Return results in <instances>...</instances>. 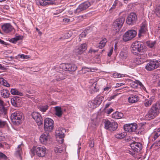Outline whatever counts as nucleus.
Wrapping results in <instances>:
<instances>
[{"label":"nucleus","instance_id":"39448f33","mask_svg":"<svg viewBox=\"0 0 160 160\" xmlns=\"http://www.w3.org/2000/svg\"><path fill=\"white\" fill-rule=\"evenodd\" d=\"M31 151L32 154H34L35 152L39 157H42L45 156L46 148L41 146H34L31 149Z\"/></svg>","mask_w":160,"mask_h":160},{"label":"nucleus","instance_id":"a211bd4d","mask_svg":"<svg viewBox=\"0 0 160 160\" xmlns=\"http://www.w3.org/2000/svg\"><path fill=\"white\" fill-rule=\"evenodd\" d=\"M147 55L146 54H142L135 59V62L137 64H140L144 62L147 59Z\"/></svg>","mask_w":160,"mask_h":160},{"label":"nucleus","instance_id":"2f4dec72","mask_svg":"<svg viewBox=\"0 0 160 160\" xmlns=\"http://www.w3.org/2000/svg\"><path fill=\"white\" fill-rule=\"evenodd\" d=\"M10 92L12 95H18L21 96L23 95V93L22 92H20L16 89H11Z\"/></svg>","mask_w":160,"mask_h":160},{"label":"nucleus","instance_id":"864d4df0","mask_svg":"<svg viewBox=\"0 0 160 160\" xmlns=\"http://www.w3.org/2000/svg\"><path fill=\"white\" fill-rule=\"evenodd\" d=\"M118 1L117 0H115L112 5V6L111 8L110 9H115L116 6L117 5Z\"/></svg>","mask_w":160,"mask_h":160},{"label":"nucleus","instance_id":"f3484780","mask_svg":"<svg viewBox=\"0 0 160 160\" xmlns=\"http://www.w3.org/2000/svg\"><path fill=\"white\" fill-rule=\"evenodd\" d=\"M21 98L15 96L11 98V101L12 105L15 107H20L22 105Z\"/></svg>","mask_w":160,"mask_h":160},{"label":"nucleus","instance_id":"8fccbe9b","mask_svg":"<svg viewBox=\"0 0 160 160\" xmlns=\"http://www.w3.org/2000/svg\"><path fill=\"white\" fill-rule=\"evenodd\" d=\"M160 135L159 133H158L156 132H155L153 138L154 140L152 139V140L155 141L160 136Z\"/></svg>","mask_w":160,"mask_h":160},{"label":"nucleus","instance_id":"e2e57ef3","mask_svg":"<svg viewBox=\"0 0 160 160\" xmlns=\"http://www.w3.org/2000/svg\"><path fill=\"white\" fill-rule=\"evenodd\" d=\"M110 105V103H107L105 105V108H104L105 111H106L107 110L106 108H107Z\"/></svg>","mask_w":160,"mask_h":160},{"label":"nucleus","instance_id":"4d7b16f0","mask_svg":"<svg viewBox=\"0 0 160 160\" xmlns=\"http://www.w3.org/2000/svg\"><path fill=\"white\" fill-rule=\"evenodd\" d=\"M113 47H112L110 49L109 52L108 53V55L109 57H110L112 54L113 51Z\"/></svg>","mask_w":160,"mask_h":160},{"label":"nucleus","instance_id":"72a5a7b5","mask_svg":"<svg viewBox=\"0 0 160 160\" xmlns=\"http://www.w3.org/2000/svg\"><path fill=\"white\" fill-rule=\"evenodd\" d=\"M0 83L7 87H9L10 86L9 84L5 80L2 78H0Z\"/></svg>","mask_w":160,"mask_h":160},{"label":"nucleus","instance_id":"bb28decb","mask_svg":"<svg viewBox=\"0 0 160 160\" xmlns=\"http://www.w3.org/2000/svg\"><path fill=\"white\" fill-rule=\"evenodd\" d=\"M123 116V114L119 112H116L112 114V117L116 119H119L122 118Z\"/></svg>","mask_w":160,"mask_h":160},{"label":"nucleus","instance_id":"2eb2a0df","mask_svg":"<svg viewBox=\"0 0 160 160\" xmlns=\"http://www.w3.org/2000/svg\"><path fill=\"white\" fill-rule=\"evenodd\" d=\"M137 127V125L136 123L126 124L124 126V129L127 132H135Z\"/></svg>","mask_w":160,"mask_h":160},{"label":"nucleus","instance_id":"9b49d317","mask_svg":"<svg viewBox=\"0 0 160 160\" xmlns=\"http://www.w3.org/2000/svg\"><path fill=\"white\" fill-rule=\"evenodd\" d=\"M91 3L88 1H86L80 4L78 8L74 10V12L76 14L85 10L91 6Z\"/></svg>","mask_w":160,"mask_h":160},{"label":"nucleus","instance_id":"f704fd0d","mask_svg":"<svg viewBox=\"0 0 160 160\" xmlns=\"http://www.w3.org/2000/svg\"><path fill=\"white\" fill-rule=\"evenodd\" d=\"M94 70V68H88L85 67L82 68V69L81 71H82V73H85L86 72H92V70Z\"/></svg>","mask_w":160,"mask_h":160},{"label":"nucleus","instance_id":"7c9ffc66","mask_svg":"<svg viewBox=\"0 0 160 160\" xmlns=\"http://www.w3.org/2000/svg\"><path fill=\"white\" fill-rule=\"evenodd\" d=\"M47 2L46 0H36V4L38 6H45L48 5Z\"/></svg>","mask_w":160,"mask_h":160},{"label":"nucleus","instance_id":"4468645a","mask_svg":"<svg viewBox=\"0 0 160 160\" xmlns=\"http://www.w3.org/2000/svg\"><path fill=\"white\" fill-rule=\"evenodd\" d=\"M87 45L86 43L80 44L75 50V53L77 55L83 53L87 49Z\"/></svg>","mask_w":160,"mask_h":160},{"label":"nucleus","instance_id":"1a4fd4ad","mask_svg":"<svg viewBox=\"0 0 160 160\" xmlns=\"http://www.w3.org/2000/svg\"><path fill=\"white\" fill-rule=\"evenodd\" d=\"M53 123L54 122L52 119L48 118L45 119L44 122V129L45 131L51 132L53 129Z\"/></svg>","mask_w":160,"mask_h":160},{"label":"nucleus","instance_id":"c03bdc74","mask_svg":"<svg viewBox=\"0 0 160 160\" xmlns=\"http://www.w3.org/2000/svg\"><path fill=\"white\" fill-rule=\"evenodd\" d=\"M136 83H135L136 85H135L133 87V88H135L137 87L138 85H139L140 86L142 87V88H144V87L143 85L142 84L141 82L139 80H136Z\"/></svg>","mask_w":160,"mask_h":160},{"label":"nucleus","instance_id":"cd10ccee","mask_svg":"<svg viewBox=\"0 0 160 160\" xmlns=\"http://www.w3.org/2000/svg\"><path fill=\"white\" fill-rule=\"evenodd\" d=\"M66 78V75L65 74H63L62 73L60 72L56 77L55 79L57 81H60L64 80Z\"/></svg>","mask_w":160,"mask_h":160},{"label":"nucleus","instance_id":"0eeeda50","mask_svg":"<svg viewBox=\"0 0 160 160\" xmlns=\"http://www.w3.org/2000/svg\"><path fill=\"white\" fill-rule=\"evenodd\" d=\"M160 65V62L157 60H151L146 65L145 68L148 71H152L158 68Z\"/></svg>","mask_w":160,"mask_h":160},{"label":"nucleus","instance_id":"5fc2aeb1","mask_svg":"<svg viewBox=\"0 0 160 160\" xmlns=\"http://www.w3.org/2000/svg\"><path fill=\"white\" fill-rule=\"evenodd\" d=\"M113 111V110L112 108H110L109 109L107 110L106 111H105V112L107 114H110L112 111Z\"/></svg>","mask_w":160,"mask_h":160},{"label":"nucleus","instance_id":"f03ea898","mask_svg":"<svg viewBox=\"0 0 160 160\" xmlns=\"http://www.w3.org/2000/svg\"><path fill=\"white\" fill-rule=\"evenodd\" d=\"M160 112V107L158 104H153L149 110L148 113L145 116V118L150 120L154 118Z\"/></svg>","mask_w":160,"mask_h":160},{"label":"nucleus","instance_id":"f257e3e1","mask_svg":"<svg viewBox=\"0 0 160 160\" xmlns=\"http://www.w3.org/2000/svg\"><path fill=\"white\" fill-rule=\"evenodd\" d=\"M147 50L146 47L142 42H136L132 45L131 51L134 55H138L139 53L145 52Z\"/></svg>","mask_w":160,"mask_h":160},{"label":"nucleus","instance_id":"a19ab883","mask_svg":"<svg viewBox=\"0 0 160 160\" xmlns=\"http://www.w3.org/2000/svg\"><path fill=\"white\" fill-rule=\"evenodd\" d=\"M54 150L55 153H60L62 152V149L61 148H60V147L59 146L55 147Z\"/></svg>","mask_w":160,"mask_h":160},{"label":"nucleus","instance_id":"338daca9","mask_svg":"<svg viewBox=\"0 0 160 160\" xmlns=\"http://www.w3.org/2000/svg\"><path fill=\"white\" fill-rule=\"evenodd\" d=\"M65 39V36H64V35H63L60 38L58 39V40H64V39Z\"/></svg>","mask_w":160,"mask_h":160},{"label":"nucleus","instance_id":"9d476101","mask_svg":"<svg viewBox=\"0 0 160 160\" xmlns=\"http://www.w3.org/2000/svg\"><path fill=\"white\" fill-rule=\"evenodd\" d=\"M61 68L63 70L69 72H73L77 69V66L70 63H63L61 64Z\"/></svg>","mask_w":160,"mask_h":160},{"label":"nucleus","instance_id":"6e6d98bb","mask_svg":"<svg viewBox=\"0 0 160 160\" xmlns=\"http://www.w3.org/2000/svg\"><path fill=\"white\" fill-rule=\"evenodd\" d=\"M64 36L65 37V39H66L71 37V33H69V32L67 33L64 35Z\"/></svg>","mask_w":160,"mask_h":160},{"label":"nucleus","instance_id":"6ab92c4d","mask_svg":"<svg viewBox=\"0 0 160 160\" xmlns=\"http://www.w3.org/2000/svg\"><path fill=\"white\" fill-rule=\"evenodd\" d=\"M147 31V25L145 22H142L140 26V28L138 34V36L140 37L142 35V34L146 33Z\"/></svg>","mask_w":160,"mask_h":160},{"label":"nucleus","instance_id":"0e129e2a","mask_svg":"<svg viewBox=\"0 0 160 160\" xmlns=\"http://www.w3.org/2000/svg\"><path fill=\"white\" fill-rule=\"evenodd\" d=\"M110 87H106L103 89V90L104 91H108L110 89Z\"/></svg>","mask_w":160,"mask_h":160},{"label":"nucleus","instance_id":"4be33fe9","mask_svg":"<svg viewBox=\"0 0 160 160\" xmlns=\"http://www.w3.org/2000/svg\"><path fill=\"white\" fill-rule=\"evenodd\" d=\"M66 132L65 129L61 127L58 128L56 131V134L57 136L60 138H62L64 137V133Z\"/></svg>","mask_w":160,"mask_h":160},{"label":"nucleus","instance_id":"c9c22d12","mask_svg":"<svg viewBox=\"0 0 160 160\" xmlns=\"http://www.w3.org/2000/svg\"><path fill=\"white\" fill-rule=\"evenodd\" d=\"M38 108L40 111L42 112H45L48 108V106L47 105L40 106Z\"/></svg>","mask_w":160,"mask_h":160},{"label":"nucleus","instance_id":"4c0bfd02","mask_svg":"<svg viewBox=\"0 0 160 160\" xmlns=\"http://www.w3.org/2000/svg\"><path fill=\"white\" fill-rule=\"evenodd\" d=\"M96 104V103L94 101L92 102L90 101L88 102V105L90 108H95L97 107Z\"/></svg>","mask_w":160,"mask_h":160},{"label":"nucleus","instance_id":"3c124183","mask_svg":"<svg viewBox=\"0 0 160 160\" xmlns=\"http://www.w3.org/2000/svg\"><path fill=\"white\" fill-rule=\"evenodd\" d=\"M89 146L91 148H93L94 146V142L93 140H91L89 142Z\"/></svg>","mask_w":160,"mask_h":160},{"label":"nucleus","instance_id":"dca6fc26","mask_svg":"<svg viewBox=\"0 0 160 160\" xmlns=\"http://www.w3.org/2000/svg\"><path fill=\"white\" fill-rule=\"evenodd\" d=\"M32 116L38 125L43 123L42 119L40 114L38 112H33L32 113Z\"/></svg>","mask_w":160,"mask_h":160},{"label":"nucleus","instance_id":"423d86ee","mask_svg":"<svg viewBox=\"0 0 160 160\" xmlns=\"http://www.w3.org/2000/svg\"><path fill=\"white\" fill-rule=\"evenodd\" d=\"M136 35L137 32L135 30H128L123 35L122 39L124 41L127 42L132 39Z\"/></svg>","mask_w":160,"mask_h":160},{"label":"nucleus","instance_id":"69168bd1","mask_svg":"<svg viewBox=\"0 0 160 160\" xmlns=\"http://www.w3.org/2000/svg\"><path fill=\"white\" fill-rule=\"evenodd\" d=\"M116 96H117V95H114L112 96H111L109 98V100H111L112 99H114Z\"/></svg>","mask_w":160,"mask_h":160},{"label":"nucleus","instance_id":"b1692460","mask_svg":"<svg viewBox=\"0 0 160 160\" xmlns=\"http://www.w3.org/2000/svg\"><path fill=\"white\" fill-rule=\"evenodd\" d=\"M139 99L136 95H131L128 98V102L130 103H133L138 102Z\"/></svg>","mask_w":160,"mask_h":160},{"label":"nucleus","instance_id":"680f3d73","mask_svg":"<svg viewBox=\"0 0 160 160\" xmlns=\"http://www.w3.org/2000/svg\"><path fill=\"white\" fill-rule=\"evenodd\" d=\"M6 69L5 68L4 66H2V65L0 64V69L4 70Z\"/></svg>","mask_w":160,"mask_h":160},{"label":"nucleus","instance_id":"f8f14e48","mask_svg":"<svg viewBox=\"0 0 160 160\" xmlns=\"http://www.w3.org/2000/svg\"><path fill=\"white\" fill-rule=\"evenodd\" d=\"M137 20V17L136 13L131 12L127 18L126 23L128 25L134 24Z\"/></svg>","mask_w":160,"mask_h":160},{"label":"nucleus","instance_id":"e433bc0d","mask_svg":"<svg viewBox=\"0 0 160 160\" xmlns=\"http://www.w3.org/2000/svg\"><path fill=\"white\" fill-rule=\"evenodd\" d=\"M144 106L146 107H149L152 103V100L151 99L146 100L143 102Z\"/></svg>","mask_w":160,"mask_h":160},{"label":"nucleus","instance_id":"7ed1b4c3","mask_svg":"<svg viewBox=\"0 0 160 160\" xmlns=\"http://www.w3.org/2000/svg\"><path fill=\"white\" fill-rule=\"evenodd\" d=\"M125 20V18L122 16H121L116 19L113 22L112 29L115 31V32H117L120 31L123 26Z\"/></svg>","mask_w":160,"mask_h":160},{"label":"nucleus","instance_id":"473e14b6","mask_svg":"<svg viewBox=\"0 0 160 160\" xmlns=\"http://www.w3.org/2000/svg\"><path fill=\"white\" fill-rule=\"evenodd\" d=\"M22 38L23 37L21 36H18L16 37L15 38L11 39L10 40V42L15 43L18 41L22 40Z\"/></svg>","mask_w":160,"mask_h":160},{"label":"nucleus","instance_id":"20e7f679","mask_svg":"<svg viewBox=\"0 0 160 160\" xmlns=\"http://www.w3.org/2000/svg\"><path fill=\"white\" fill-rule=\"evenodd\" d=\"M23 113L19 111H16L12 113L11 116L12 122L15 124L18 125L20 124L22 118Z\"/></svg>","mask_w":160,"mask_h":160},{"label":"nucleus","instance_id":"ea45409f","mask_svg":"<svg viewBox=\"0 0 160 160\" xmlns=\"http://www.w3.org/2000/svg\"><path fill=\"white\" fill-rule=\"evenodd\" d=\"M125 136L124 134H123L122 133H120L117 134L115 135V137L117 138L122 139L124 138Z\"/></svg>","mask_w":160,"mask_h":160},{"label":"nucleus","instance_id":"ddd939ff","mask_svg":"<svg viewBox=\"0 0 160 160\" xmlns=\"http://www.w3.org/2000/svg\"><path fill=\"white\" fill-rule=\"evenodd\" d=\"M130 146L134 152H138L142 148V144L138 142H133L130 144Z\"/></svg>","mask_w":160,"mask_h":160},{"label":"nucleus","instance_id":"052dcab7","mask_svg":"<svg viewBox=\"0 0 160 160\" xmlns=\"http://www.w3.org/2000/svg\"><path fill=\"white\" fill-rule=\"evenodd\" d=\"M63 21L64 22H68L70 21V19L67 18H65L63 19Z\"/></svg>","mask_w":160,"mask_h":160},{"label":"nucleus","instance_id":"c756f323","mask_svg":"<svg viewBox=\"0 0 160 160\" xmlns=\"http://www.w3.org/2000/svg\"><path fill=\"white\" fill-rule=\"evenodd\" d=\"M106 38H104L99 42L98 45V47L100 48H102L104 47L107 42Z\"/></svg>","mask_w":160,"mask_h":160},{"label":"nucleus","instance_id":"58836bf2","mask_svg":"<svg viewBox=\"0 0 160 160\" xmlns=\"http://www.w3.org/2000/svg\"><path fill=\"white\" fill-rule=\"evenodd\" d=\"M147 46L150 48H153L154 47V45L155 43V42L148 41L146 42Z\"/></svg>","mask_w":160,"mask_h":160},{"label":"nucleus","instance_id":"79ce46f5","mask_svg":"<svg viewBox=\"0 0 160 160\" xmlns=\"http://www.w3.org/2000/svg\"><path fill=\"white\" fill-rule=\"evenodd\" d=\"M6 124L7 122L6 121H2L0 119V128H3Z\"/></svg>","mask_w":160,"mask_h":160},{"label":"nucleus","instance_id":"bf43d9fd","mask_svg":"<svg viewBox=\"0 0 160 160\" xmlns=\"http://www.w3.org/2000/svg\"><path fill=\"white\" fill-rule=\"evenodd\" d=\"M22 149L21 148H19L18 149V150L16 152V153L17 155L20 156L21 154V152L22 151Z\"/></svg>","mask_w":160,"mask_h":160},{"label":"nucleus","instance_id":"aec40b11","mask_svg":"<svg viewBox=\"0 0 160 160\" xmlns=\"http://www.w3.org/2000/svg\"><path fill=\"white\" fill-rule=\"evenodd\" d=\"M49 138V133H46L41 135L40 137V141L41 143L46 145L47 143L48 140Z\"/></svg>","mask_w":160,"mask_h":160},{"label":"nucleus","instance_id":"a18cd8bd","mask_svg":"<svg viewBox=\"0 0 160 160\" xmlns=\"http://www.w3.org/2000/svg\"><path fill=\"white\" fill-rule=\"evenodd\" d=\"M155 12L156 15L158 17H160V6L156 8Z\"/></svg>","mask_w":160,"mask_h":160},{"label":"nucleus","instance_id":"de8ad7c7","mask_svg":"<svg viewBox=\"0 0 160 160\" xmlns=\"http://www.w3.org/2000/svg\"><path fill=\"white\" fill-rule=\"evenodd\" d=\"M87 35V33L86 32H82L81 33L80 35V36L79 38H78L79 40L80 41L81 40V39H80V37H85Z\"/></svg>","mask_w":160,"mask_h":160},{"label":"nucleus","instance_id":"a878e982","mask_svg":"<svg viewBox=\"0 0 160 160\" xmlns=\"http://www.w3.org/2000/svg\"><path fill=\"white\" fill-rule=\"evenodd\" d=\"M55 115L58 117H61L62 114V110L61 108L59 106L55 107Z\"/></svg>","mask_w":160,"mask_h":160},{"label":"nucleus","instance_id":"09e8293b","mask_svg":"<svg viewBox=\"0 0 160 160\" xmlns=\"http://www.w3.org/2000/svg\"><path fill=\"white\" fill-rule=\"evenodd\" d=\"M56 0H46L48 5H52L53 4Z\"/></svg>","mask_w":160,"mask_h":160},{"label":"nucleus","instance_id":"13d9d810","mask_svg":"<svg viewBox=\"0 0 160 160\" xmlns=\"http://www.w3.org/2000/svg\"><path fill=\"white\" fill-rule=\"evenodd\" d=\"M98 51V50H95L94 49H93L92 48H91L88 52V53H92V52L95 53Z\"/></svg>","mask_w":160,"mask_h":160},{"label":"nucleus","instance_id":"603ef678","mask_svg":"<svg viewBox=\"0 0 160 160\" xmlns=\"http://www.w3.org/2000/svg\"><path fill=\"white\" fill-rule=\"evenodd\" d=\"M18 56H20V57L21 58L23 59H27L29 58V56L28 55H25L24 54L19 55Z\"/></svg>","mask_w":160,"mask_h":160},{"label":"nucleus","instance_id":"49530a36","mask_svg":"<svg viewBox=\"0 0 160 160\" xmlns=\"http://www.w3.org/2000/svg\"><path fill=\"white\" fill-rule=\"evenodd\" d=\"M7 159V156L5 154L0 152V159H3L6 160Z\"/></svg>","mask_w":160,"mask_h":160},{"label":"nucleus","instance_id":"37998d69","mask_svg":"<svg viewBox=\"0 0 160 160\" xmlns=\"http://www.w3.org/2000/svg\"><path fill=\"white\" fill-rule=\"evenodd\" d=\"M113 76L115 78H122L124 77V75L118 73H115L113 74Z\"/></svg>","mask_w":160,"mask_h":160},{"label":"nucleus","instance_id":"774afa93","mask_svg":"<svg viewBox=\"0 0 160 160\" xmlns=\"http://www.w3.org/2000/svg\"><path fill=\"white\" fill-rule=\"evenodd\" d=\"M0 43L1 44H3V45H6V43L1 39H0Z\"/></svg>","mask_w":160,"mask_h":160},{"label":"nucleus","instance_id":"393cba45","mask_svg":"<svg viewBox=\"0 0 160 160\" xmlns=\"http://www.w3.org/2000/svg\"><path fill=\"white\" fill-rule=\"evenodd\" d=\"M0 93L1 96L5 98H8L10 95L9 90L6 89L2 88L0 90Z\"/></svg>","mask_w":160,"mask_h":160},{"label":"nucleus","instance_id":"c85d7f7f","mask_svg":"<svg viewBox=\"0 0 160 160\" xmlns=\"http://www.w3.org/2000/svg\"><path fill=\"white\" fill-rule=\"evenodd\" d=\"M103 99V97L102 96H97L94 101L97 107H98L102 103Z\"/></svg>","mask_w":160,"mask_h":160},{"label":"nucleus","instance_id":"6e6552de","mask_svg":"<svg viewBox=\"0 0 160 160\" xmlns=\"http://www.w3.org/2000/svg\"><path fill=\"white\" fill-rule=\"evenodd\" d=\"M104 123V128L111 131L116 130L118 127V124L116 122H111L108 120H105Z\"/></svg>","mask_w":160,"mask_h":160},{"label":"nucleus","instance_id":"5701e85b","mask_svg":"<svg viewBox=\"0 0 160 160\" xmlns=\"http://www.w3.org/2000/svg\"><path fill=\"white\" fill-rule=\"evenodd\" d=\"M128 50L127 49H123L120 52L119 57L121 59H125L128 57Z\"/></svg>","mask_w":160,"mask_h":160},{"label":"nucleus","instance_id":"412c9836","mask_svg":"<svg viewBox=\"0 0 160 160\" xmlns=\"http://www.w3.org/2000/svg\"><path fill=\"white\" fill-rule=\"evenodd\" d=\"M2 28L5 32L8 33L12 31L13 28L10 24L6 23L2 26Z\"/></svg>","mask_w":160,"mask_h":160}]
</instances>
